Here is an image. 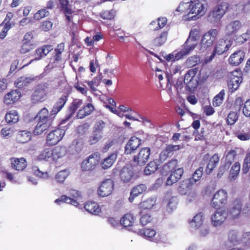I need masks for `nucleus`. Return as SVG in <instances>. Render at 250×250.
<instances>
[{"label": "nucleus", "mask_w": 250, "mask_h": 250, "mask_svg": "<svg viewBox=\"0 0 250 250\" xmlns=\"http://www.w3.org/2000/svg\"><path fill=\"white\" fill-rule=\"evenodd\" d=\"M83 104V100L79 99H75L69 106L67 112L65 117L60 122V125H62L69 120L74 115L76 110Z\"/></svg>", "instance_id": "13"}, {"label": "nucleus", "mask_w": 250, "mask_h": 250, "mask_svg": "<svg viewBox=\"0 0 250 250\" xmlns=\"http://www.w3.org/2000/svg\"><path fill=\"white\" fill-rule=\"evenodd\" d=\"M100 160V154L94 153L84 159L81 164V168L83 171H91L94 169L96 166L99 163Z\"/></svg>", "instance_id": "6"}, {"label": "nucleus", "mask_w": 250, "mask_h": 250, "mask_svg": "<svg viewBox=\"0 0 250 250\" xmlns=\"http://www.w3.org/2000/svg\"><path fill=\"white\" fill-rule=\"evenodd\" d=\"M117 157V154L113 153L105 158L101 163L103 168L105 169L111 167Z\"/></svg>", "instance_id": "39"}, {"label": "nucleus", "mask_w": 250, "mask_h": 250, "mask_svg": "<svg viewBox=\"0 0 250 250\" xmlns=\"http://www.w3.org/2000/svg\"><path fill=\"white\" fill-rule=\"evenodd\" d=\"M200 62V58L197 55H194L189 57L186 61V65L188 67L196 66Z\"/></svg>", "instance_id": "50"}, {"label": "nucleus", "mask_w": 250, "mask_h": 250, "mask_svg": "<svg viewBox=\"0 0 250 250\" xmlns=\"http://www.w3.org/2000/svg\"><path fill=\"white\" fill-rule=\"evenodd\" d=\"M245 56V53L243 50H237L230 56L229 62L231 65L238 66L242 62Z\"/></svg>", "instance_id": "23"}, {"label": "nucleus", "mask_w": 250, "mask_h": 250, "mask_svg": "<svg viewBox=\"0 0 250 250\" xmlns=\"http://www.w3.org/2000/svg\"><path fill=\"white\" fill-rule=\"evenodd\" d=\"M13 134V130L9 127L3 128L0 131V134L2 138H7Z\"/></svg>", "instance_id": "62"}, {"label": "nucleus", "mask_w": 250, "mask_h": 250, "mask_svg": "<svg viewBox=\"0 0 250 250\" xmlns=\"http://www.w3.org/2000/svg\"><path fill=\"white\" fill-rule=\"evenodd\" d=\"M155 204V201L152 198H148L141 202L139 205L141 208L140 213H145V210L149 211Z\"/></svg>", "instance_id": "34"}, {"label": "nucleus", "mask_w": 250, "mask_h": 250, "mask_svg": "<svg viewBox=\"0 0 250 250\" xmlns=\"http://www.w3.org/2000/svg\"><path fill=\"white\" fill-rule=\"evenodd\" d=\"M75 193L73 194L72 198L67 196L66 195H62L60 198L55 200V203L58 205H61L62 203H66L71 204L75 207L78 206L79 203L74 198H76L79 196L78 191L75 190H72Z\"/></svg>", "instance_id": "22"}, {"label": "nucleus", "mask_w": 250, "mask_h": 250, "mask_svg": "<svg viewBox=\"0 0 250 250\" xmlns=\"http://www.w3.org/2000/svg\"><path fill=\"white\" fill-rule=\"evenodd\" d=\"M228 202V193L224 189H219L214 194L211 201V207L215 209H219L225 206Z\"/></svg>", "instance_id": "5"}, {"label": "nucleus", "mask_w": 250, "mask_h": 250, "mask_svg": "<svg viewBox=\"0 0 250 250\" xmlns=\"http://www.w3.org/2000/svg\"><path fill=\"white\" fill-rule=\"evenodd\" d=\"M250 212V204H247L242 208V201L241 198L235 199L232 202L230 207L228 211V215L231 219L238 218L241 214H247Z\"/></svg>", "instance_id": "1"}, {"label": "nucleus", "mask_w": 250, "mask_h": 250, "mask_svg": "<svg viewBox=\"0 0 250 250\" xmlns=\"http://www.w3.org/2000/svg\"><path fill=\"white\" fill-rule=\"evenodd\" d=\"M241 24L239 21H234L228 24L225 28V32L227 35L230 36L235 33L240 29Z\"/></svg>", "instance_id": "32"}, {"label": "nucleus", "mask_w": 250, "mask_h": 250, "mask_svg": "<svg viewBox=\"0 0 250 250\" xmlns=\"http://www.w3.org/2000/svg\"><path fill=\"white\" fill-rule=\"evenodd\" d=\"M228 213L225 210H217L211 216V220L213 226H220L226 220Z\"/></svg>", "instance_id": "21"}, {"label": "nucleus", "mask_w": 250, "mask_h": 250, "mask_svg": "<svg viewBox=\"0 0 250 250\" xmlns=\"http://www.w3.org/2000/svg\"><path fill=\"white\" fill-rule=\"evenodd\" d=\"M31 132L27 130H21L18 132L17 140L20 143H25L30 140Z\"/></svg>", "instance_id": "41"}, {"label": "nucleus", "mask_w": 250, "mask_h": 250, "mask_svg": "<svg viewBox=\"0 0 250 250\" xmlns=\"http://www.w3.org/2000/svg\"><path fill=\"white\" fill-rule=\"evenodd\" d=\"M133 176L132 171L128 168L124 167L120 173V178L124 183L129 182Z\"/></svg>", "instance_id": "38"}, {"label": "nucleus", "mask_w": 250, "mask_h": 250, "mask_svg": "<svg viewBox=\"0 0 250 250\" xmlns=\"http://www.w3.org/2000/svg\"><path fill=\"white\" fill-rule=\"evenodd\" d=\"M61 5V8L65 15L72 14L73 11L69 7L68 0H58Z\"/></svg>", "instance_id": "53"}, {"label": "nucleus", "mask_w": 250, "mask_h": 250, "mask_svg": "<svg viewBox=\"0 0 250 250\" xmlns=\"http://www.w3.org/2000/svg\"><path fill=\"white\" fill-rule=\"evenodd\" d=\"M240 164L236 162L231 167L229 170V179L230 181L235 180L238 176L240 171Z\"/></svg>", "instance_id": "35"}, {"label": "nucleus", "mask_w": 250, "mask_h": 250, "mask_svg": "<svg viewBox=\"0 0 250 250\" xmlns=\"http://www.w3.org/2000/svg\"><path fill=\"white\" fill-rule=\"evenodd\" d=\"M238 115L236 112L231 111L227 118V122L228 125H232L237 121Z\"/></svg>", "instance_id": "57"}, {"label": "nucleus", "mask_w": 250, "mask_h": 250, "mask_svg": "<svg viewBox=\"0 0 250 250\" xmlns=\"http://www.w3.org/2000/svg\"><path fill=\"white\" fill-rule=\"evenodd\" d=\"M198 36L196 30H191L188 38L183 45L182 48L177 54V56L183 57L189 54L198 45Z\"/></svg>", "instance_id": "2"}, {"label": "nucleus", "mask_w": 250, "mask_h": 250, "mask_svg": "<svg viewBox=\"0 0 250 250\" xmlns=\"http://www.w3.org/2000/svg\"><path fill=\"white\" fill-rule=\"evenodd\" d=\"M233 106L236 110L242 109L243 114L246 117H250V99L244 103L242 97H238L234 100Z\"/></svg>", "instance_id": "11"}, {"label": "nucleus", "mask_w": 250, "mask_h": 250, "mask_svg": "<svg viewBox=\"0 0 250 250\" xmlns=\"http://www.w3.org/2000/svg\"><path fill=\"white\" fill-rule=\"evenodd\" d=\"M228 239L231 243H236L238 242L237 232L234 230H231L228 233Z\"/></svg>", "instance_id": "63"}, {"label": "nucleus", "mask_w": 250, "mask_h": 250, "mask_svg": "<svg viewBox=\"0 0 250 250\" xmlns=\"http://www.w3.org/2000/svg\"><path fill=\"white\" fill-rule=\"evenodd\" d=\"M94 110V107L92 104L88 103L84 105L82 108L79 110L77 117L78 119H83L86 116L90 115Z\"/></svg>", "instance_id": "31"}, {"label": "nucleus", "mask_w": 250, "mask_h": 250, "mask_svg": "<svg viewBox=\"0 0 250 250\" xmlns=\"http://www.w3.org/2000/svg\"><path fill=\"white\" fill-rule=\"evenodd\" d=\"M203 173V167H200L195 170V171L193 174L192 177L189 179V184L192 185L199 181L202 177Z\"/></svg>", "instance_id": "46"}, {"label": "nucleus", "mask_w": 250, "mask_h": 250, "mask_svg": "<svg viewBox=\"0 0 250 250\" xmlns=\"http://www.w3.org/2000/svg\"><path fill=\"white\" fill-rule=\"evenodd\" d=\"M198 72L197 68H194L189 69L185 75V81H187V83L190 82Z\"/></svg>", "instance_id": "56"}, {"label": "nucleus", "mask_w": 250, "mask_h": 250, "mask_svg": "<svg viewBox=\"0 0 250 250\" xmlns=\"http://www.w3.org/2000/svg\"><path fill=\"white\" fill-rule=\"evenodd\" d=\"M250 168V151L248 152L244 159L242 166V173L244 174L248 173Z\"/></svg>", "instance_id": "51"}, {"label": "nucleus", "mask_w": 250, "mask_h": 250, "mask_svg": "<svg viewBox=\"0 0 250 250\" xmlns=\"http://www.w3.org/2000/svg\"><path fill=\"white\" fill-rule=\"evenodd\" d=\"M35 78L21 77L17 79L15 82L16 86L19 88L27 86L32 81H34Z\"/></svg>", "instance_id": "44"}, {"label": "nucleus", "mask_w": 250, "mask_h": 250, "mask_svg": "<svg viewBox=\"0 0 250 250\" xmlns=\"http://www.w3.org/2000/svg\"><path fill=\"white\" fill-rule=\"evenodd\" d=\"M84 208L87 212L95 215H99L101 212V208L94 201L86 202L84 204Z\"/></svg>", "instance_id": "26"}, {"label": "nucleus", "mask_w": 250, "mask_h": 250, "mask_svg": "<svg viewBox=\"0 0 250 250\" xmlns=\"http://www.w3.org/2000/svg\"><path fill=\"white\" fill-rule=\"evenodd\" d=\"M105 127V123L104 121L100 120L96 123L93 128V132L100 133L102 134V131Z\"/></svg>", "instance_id": "60"}, {"label": "nucleus", "mask_w": 250, "mask_h": 250, "mask_svg": "<svg viewBox=\"0 0 250 250\" xmlns=\"http://www.w3.org/2000/svg\"><path fill=\"white\" fill-rule=\"evenodd\" d=\"M64 49V44L63 43L59 44L55 49V55L54 56V62H58L62 59V53Z\"/></svg>", "instance_id": "48"}, {"label": "nucleus", "mask_w": 250, "mask_h": 250, "mask_svg": "<svg viewBox=\"0 0 250 250\" xmlns=\"http://www.w3.org/2000/svg\"><path fill=\"white\" fill-rule=\"evenodd\" d=\"M21 92L18 90H12L5 95L4 102L7 104H10L18 101L21 97Z\"/></svg>", "instance_id": "28"}, {"label": "nucleus", "mask_w": 250, "mask_h": 250, "mask_svg": "<svg viewBox=\"0 0 250 250\" xmlns=\"http://www.w3.org/2000/svg\"><path fill=\"white\" fill-rule=\"evenodd\" d=\"M159 164L158 160L156 159L150 161L144 169V173L148 175L155 172L158 169Z\"/></svg>", "instance_id": "37"}, {"label": "nucleus", "mask_w": 250, "mask_h": 250, "mask_svg": "<svg viewBox=\"0 0 250 250\" xmlns=\"http://www.w3.org/2000/svg\"><path fill=\"white\" fill-rule=\"evenodd\" d=\"M68 175V171L67 170H63L59 171L56 175V179L60 183L63 182Z\"/></svg>", "instance_id": "59"}, {"label": "nucleus", "mask_w": 250, "mask_h": 250, "mask_svg": "<svg viewBox=\"0 0 250 250\" xmlns=\"http://www.w3.org/2000/svg\"><path fill=\"white\" fill-rule=\"evenodd\" d=\"M134 222V216L131 213L125 214L120 220L121 224L126 228L131 226Z\"/></svg>", "instance_id": "42"}, {"label": "nucleus", "mask_w": 250, "mask_h": 250, "mask_svg": "<svg viewBox=\"0 0 250 250\" xmlns=\"http://www.w3.org/2000/svg\"><path fill=\"white\" fill-rule=\"evenodd\" d=\"M35 119L38 121L33 133L35 135L41 134L47 130V108L42 109L35 117Z\"/></svg>", "instance_id": "4"}, {"label": "nucleus", "mask_w": 250, "mask_h": 250, "mask_svg": "<svg viewBox=\"0 0 250 250\" xmlns=\"http://www.w3.org/2000/svg\"><path fill=\"white\" fill-rule=\"evenodd\" d=\"M242 74L240 71H234L231 72L228 74V86L231 92H234L239 87L240 83L243 81Z\"/></svg>", "instance_id": "7"}, {"label": "nucleus", "mask_w": 250, "mask_h": 250, "mask_svg": "<svg viewBox=\"0 0 250 250\" xmlns=\"http://www.w3.org/2000/svg\"><path fill=\"white\" fill-rule=\"evenodd\" d=\"M229 49L228 45L224 40L218 41L215 44L213 51L211 55L208 58H206L205 62L208 63L212 61L216 55H220L227 51Z\"/></svg>", "instance_id": "12"}, {"label": "nucleus", "mask_w": 250, "mask_h": 250, "mask_svg": "<svg viewBox=\"0 0 250 250\" xmlns=\"http://www.w3.org/2000/svg\"><path fill=\"white\" fill-rule=\"evenodd\" d=\"M229 7V4L227 2L218 3L208 14V19L212 21H219L227 13Z\"/></svg>", "instance_id": "3"}, {"label": "nucleus", "mask_w": 250, "mask_h": 250, "mask_svg": "<svg viewBox=\"0 0 250 250\" xmlns=\"http://www.w3.org/2000/svg\"><path fill=\"white\" fill-rule=\"evenodd\" d=\"M68 100V96L62 95L55 103L53 108L50 111V113L48 116V121H52L57 114L62 109Z\"/></svg>", "instance_id": "14"}, {"label": "nucleus", "mask_w": 250, "mask_h": 250, "mask_svg": "<svg viewBox=\"0 0 250 250\" xmlns=\"http://www.w3.org/2000/svg\"><path fill=\"white\" fill-rule=\"evenodd\" d=\"M3 28L1 32L0 33V38L4 39L7 35L8 31L12 27L11 24H3Z\"/></svg>", "instance_id": "64"}, {"label": "nucleus", "mask_w": 250, "mask_h": 250, "mask_svg": "<svg viewBox=\"0 0 250 250\" xmlns=\"http://www.w3.org/2000/svg\"><path fill=\"white\" fill-rule=\"evenodd\" d=\"M167 20L165 18H159L157 21H154L150 22V26L154 31H158L163 28L167 24Z\"/></svg>", "instance_id": "36"}, {"label": "nucleus", "mask_w": 250, "mask_h": 250, "mask_svg": "<svg viewBox=\"0 0 250 250\" xmlns=\"http://www.w3.org/2000/svg\"><path fill=\"white\" fill-rule=\"evenodd\" d=\"M114 181L111 179L104 180L100 185L98 189L99 196L104 197L111 194L114 189Z\"/></svg>", "instance_id": "10"}, {"label": "nucleus", "mask_w": 250, "mask_h": 250, "mask_svg": "<svg viewBox=\"0 0 250 250\" xmlns=\"http://www.w3.org/2000/svg\"><path fill=\"white\" fill-rule=\"evenodd\" d=\"M102 79V77L101 75H99L95 77L92 81L87 82V83L89 86L91 90L95 91H96V88L95 86H98L101 80Z\"/></svg>", "instance_id": "52"}, {"label": "nucleus", "mask_w": 250, "mask_h": 250, "mask_svg": "<svg viewBox=\"0 0 250 250\" xmlns=\"http://www.w3.org/2000/svg\"><path fill=\"white\" fill-rule=\"evenodd\" d=\"M182 148L181 146L179 145H168L166 146L160 153L159 160L163 162L165 161L168 158L171 157L174 152L180 150Z\"/></svg>", "instance_id": "19"}, {"label": "nucleus", "mask_w": 250, "mask_h": 250, "mask_svg": "<svg viewBox=\"0 0 250 250\" xmlns=\"http://www.w3.org/2000/svg\"><path fill=\"white\" fill-rule=\"evenodd\" d=\"M217 34L218 30L216 29H211L206 33L201 40L202 47L207 48L211 46L216 40Z\"/></svg>", "instance_id": "15"}, {"label": "nucleus", "mask_w": 250, "mask_h": 250, "mask_svg": "<svg viewBox=\"0 0 250 250\" xmlns=\"http://www.w3.org/2000/svg\"><path fill=\"white\" fill-rule=\"evenodd\" d=\"M237 154V152L235 149H231L225 155V163L230 166L235 161Z\"/></svg>", "instance_id": "45"}, {"label": "nucleus", "mask_w": 250, "mask_h": 250, "mask_svg": "<svg viewBox=\"0 0 250 250\" xmlns=\"http://www.w3.org/2000/svg\"><path fill=\"white\" fill-rule=\"evenodd\" d=\"M141 144V140L136 136L131 137L125 145V153L130 154L136 150Z\"/></svg>", "instance_id": "20"}, {"label": "nucleus", "mask_w": 250, "mask_h": 250, "mask_svg": "<svg viewBox=\"0 0 250 250\" xmlns=\"http://www.w3.org/2000/svg\"><path fill=\"white\" fill-rule=\"evenodd\" d=\"M137 234L146 239L155 243L162 241V237L156 230L152 229L144 228L139 229L137 232Z\"/></svg>", "instance_id": "9"}, {"label": "nucleus", "mask_w": 250, "mask_h": 250, "mask_svg": "<svg viewBox=\"0 0 250 250\" xmlns=\"http://www.w3.org/2000/svg\"><path fill=\"white\" fill-rule=\"evenodd\" d=\"M237 137L241 141H248L250 139V129H248L247 132H242L237 133L236 134Z\"/></svg>", "instance_id": "61"}, {"label": "nucleus", "mask_w": 250, "mask_h": 250, "mask_svg": "<svg viewBox=\"0 0 250 250\" xmlns=\"http://www.w3.org/2000/svg\"><path fill=\"white\" fill-rule=\"evenodd\" d=\"M150 152L151 150L149 147H143L136 155L134 156L133 162L135 165L144 166L149 159Z\"/></svg>", "instance_id": "8"}, {"label": "nucleus", "mask_w": 250, "mask_h": 250, "mask_svg": "<svg viewBox=\"0 0 250 250\" xmlns=\"http://www.w3.org/2000/svg\"><path fill=\"white\" fill-rule=\"evenodd\" d=\"M66 152V150L64 147L57 146L52 149L51 155L53 159L57 160L64 156Z\"/></svg>", "instance_id": "40"}, {"label": "nucleus", "mask_w": 250, "mask_h": 250, "mask_svg": "<svg viewBox=\"0 0 250 250\" xmlns=\"http://www.w3.org/2000/svg\"><path fill=\"white\" fill-rule=\"evenodd\" d=\"M203 219V213L202 212H199L197 213L192 220L189 221V223L197 229L202 225Z\"/></svg>", "instance_id": "43"}, {"label": "nucleus", "mask_w": 250, "mask_h": 250, "mask_svg": "<svg viewBox=\"0 0 250 250\" xmlns=\"http://www.w3.org/2000/svg\"><path fill=\"white\" fill-rule=\"evenodd\" d=\"M64 130L61 128H56L48 134V145L53 146L57 144L63 138Z\"/></svg>", "instance_id": "16"}, {"label": "nucleus", "mask_w": 250, "mask_h": 250, "mask_svg": "<svg viewBox=\"0 0 250 250\" xmlns=\"http://www.w3.org/2000/svg\"><path fill=\"white\" fill-rule=\"evenodd\" d=\"M102 138V134L93 132L92 134L89 137L88 141L90 145H92L98 143Z\"/></svg>", "instance_id": "58"}, {"label": "nucleus", "mask_w": 250, "mask_h": 250, "mask_svg": "<svg viewBox=\"0 0 250 250\" xmlns=\"http://www.w3.org/2000/svg\"><path fill=\"white\" fill-rule=\"evenodd\" d=\"M200 0H191L190 2V11L189 14H195L196 15L203 16L206 11V7Z\"/></svg>", "instance_id": "18"}, {"label": "nucleus", "mask_w": 250, "mask_h": 250, "mask_svg": "<svg viewBox=\"0 0 250 250\" xmlns=\"http://www.w3.org/2000/svg\"><path fill=\"white\" fill-rule=\"evenodd\" d=\"M178 161L176 159H171L165 164L161 169V173L163 175H167L168 173L177 169Z\"/></svg>", "instance_id": "27"}, {"label": "nucleus", "mask_w": 250, "mask_h": 250, "mask_svg": "<svg viewBox=\"0 0 250 250\" xmlns=\"http://www.w3.org/2000/svg\"><path fill=\"white\" fill-rule=\"evenodd\" d=\"M141 215V217L140 218V223L143 226H145L150 223L152 220V218L150 214V213L148 212H146L145 211V213L143 214H140Z\"/></svg>", "instance_id": "55"}, {"label": "nucleus", "mask_w": 250, "mask_h": 250, "mask_svg": "<svg viewBox=\"0 0 250 250\" xmlns=\"http://www.w3.org/2000/svg\"><path fill=\"white\" fill-rule=\"evenodd\" d=\"M225 95V91L222 89L217 95H216L213 99L212 104L214 106H219L221 105L223 103Z\"/></svg>", "instance_id": "49"}, {"label": "nucleus", "mask_w": 250, "mask_h": 250, "mask_svg": "<svg viewBox=\"0 0 250 250\" xmlns=\"http://www.w3.org/2000/svg\"><path fill=\"white\" fill-rule=\"evenodd\" d=\"M84 142L82 138H79L74 140L72 143V146L74 147L77 152L82 151Z\"/></svg>", "instance_id": "54"}, {"label": "nucleus", "mask_w": 250, "mask_h": 250, "mask_svg": "<svg viewBox=\"0 0 250 250\" xmlns=\"http://www.w3.org/2000/svg\"><path fill=\"white\" fill-rule=\"evenodd\" d=\"M168 36V31L164 30L158 32L152 40V43L154 46L159 47L163 45L166 42Z\"/></svg>", "instance_id": "24"}, {"label": "nucleus", "mask_w": 250, "mask_h": 250, "mask_svg": "<svg viewBox=\"0 0 250 250\" xmlns=\"http://www.w3.org/2000/svg\"><path fill=\"white\" fill-rule=\"evenodd\" d=\"M146 186L145 184H140L134 187L130 192L129 201L132 202L135 197L142 194L146 190Z\"/></svg>", "instance_id": "30"}, {"label": "nucleus", "mask_w": 250, "mask_h": 250, "mask_svg": "<svg viewBox=\"0 0 250 250\" xmlns=\"http://www.w3.org/2000/svg\"><path fill=\"white\" fill-rule=\"evenodd\" d=\"M184 172L182 168H177L170 173V174L166 181V185L171 186L176 183L181 178Z\"/></svg>", "instance_id": "25"}, {"label": "nucleus", "mask_w": 250, "mask_h": 250, "mask_svg": "<svg viewBox=\"0 0 250 250\" xmlns=\"http://www.w3.org/2000/svg\"><path fill=\"white\" fill-rule=\"evenodd\" d=\"M219 160L220 158L217 153L214 154L210 157L205 170L207 174H209L212 172L213 170L216 167Z\"/></svg>", "instance_id": "33"}, {"label": "nucleus", "mask_w": 250, "mask_h": 250, "mask_svg": "<svg viewBox=\"0 0 250 250\" xmlns=\"http://www.w3.org/2000/svg\"><path fill=\"white\" fill-rule=\"evenodd\" d=\"M5 120L8 123H16L19 120V116L15 110H11L5 115Z\"/></svg>", "instance_id": "47"}, {"label": "nucleus", "mask_w": 250, "mask_h": 250, "mask_svg": "<svg viewBox=\"0 0 250 250\" xmlns=\"http://www.w3.org/2000/svg\"><path fill=\"white\" fill-rule=\"evenodd\" d=\"M11 166L13 168L17 170H22L27 166V162L24 158L11 159Z\"/></svg>", "instance_id": "29"}, {"label": "nucleus", "mask_w": 250, "mask_h": 250, "mask_svg": "<svg viewBox=\"0 0 250 250\" xmlns=\"http://www.w3.org/2000/svg\"><path fill=\"white\" fill-rule=\"evenodd\" d=\"M46 88L47 86L45 83L37 85L32 96V100L33 103L41 102L45 100L46 95Z\"/></svg>", "instance_id": "17"}]
</instances>
